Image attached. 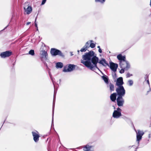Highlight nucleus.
<instances>
[{"instance_id": "39448f33", "label": "nucleus", "mask_w": 151, "mask_h": 151, "mask_svg": "<svg viewBox=\"0 0 151 151\" xmlns=\"http://www.w3.org/2000/svg\"><path fill=\"white\" fill-rule=\"evenodd\" d=\"M76 66L73 64H70L64 67L63 71L65 72H70L73 71L75 68Z\"/></svg>"}, {"instance_id": "9d476101", "label": "nucleus", "mask_w": 151, "mask_h": 151, "mask_svg": "<svg viewBox=\"0 0 151 151\" xmlns=\"http://www.w3.org/2000/svg\"><path fill=\"white\" fill-rule=\"evenodd\" d=\"M123 96H118L116 99V102L117 105L119 106H123L124 103V100L123 98Z\"/></svg>"}, {"instance_id": "5701e85b", "label": "nucleus", "mask_w": 151, "mask_h": 151, "mask_svg": "<svg viewBox=\"0 0 151 151\" xmlns=\"http://www.w3.org/2000/svg\"><path fill=\"white\" fill-rule=\"evenodd\" d=\"M109 88L111 91H113L114 89V86L112 83H110L109 84Z\"/></svg>"}, {"instance_id": "6e6552de", "label": "nucleus", "mask_w": 151, "mask_h": 151, "mask_svg": "<svg viewBox=\"0 0 151 151\" xmlns=\"http://www.w3.org/2000/svg\"><path fill=\"white\" fill-rule=\"evenodd\" d=\"M137 134V141L138 142V144L139 145V141L141 140L142 136L144 134V132L142 131L138 130L137 131L135 130Z\"/></svg>"}, {"instance_id": "09e8293b", "label": "nucleus", "mask_w": 151, "mask_h": 151, "mask_svg": "<svg viewBox=\"0 0 151 151\" xmlns=\"http://www.w3.org/2000/svg\"><path fill=\"white\" fill-rule=\"evenodd\" d=\"M37 30H38V27H37Z\"/></svg>"}, {"instance_id": "4468645a", "label": "nucleus", "mask_w": 151, "mask_h": 151, "mask_svg": "<svg viewBox=\"0 0 151 151\" xmlns=\"http://www.w3.org/2000/svg\"><path fill=\"white\" fill-rule=\"evenodd\" d=\"M122 115L121 112L114 110L113 113L112 117L118 119Z\"/></svg>"}, {"instance_id": "603ef678", "label": "nucleus", "mask_w": 151, "mask_h": 151, "mask_svg": "<svg viewBox=\"0 0 151 151\" xmlns=\"http://www.w3.org/2000/svg\"><path fill=\"white\" fill-rule=\"evenodd\" d=\"M136 148H137V149L138 148V147H137Z\"/></svg>"}, {"instance_id": "49530a36", "label": "nucleus", "mask_w": 151, "mask_h": 151, "mask_svg": "<svg viewBox=\"0 0 151 151\" xmlns=\"http://www.w3.org/2000/svg\"><path fill=\"white\" fill-rule=\"evenodd\" d=\"M137 148H136L135 150V151H137Z\"/></svg>"}, {"instance_id": "473e14b6", "label": "nucleus", "mask_w": 151, "mask_h": 151, "mask_svg": "<svg viewBox=\"0 0 151 151\" xmlns=\"http://www.w3.org/2000/svg\"><path fill=\"white\" fill-rule=\"evenodd\" d=\"M114 111H118L120 112H121L122 110L119 107H118L117 108L116 110H114Z\"/></svg>"}, {"instance_id": "37998d69", "label": "nucleus", "mask_w": 151, "mask_h": 151, "mask_svg": "<svg viewBox=\"0 0 151 151\" xmlns=\"http://www.w3.org/2000/svg\"><path fill=\"white\" fill-rule=\"evenodd\" d=\"M97 47H98V48H99V49H101V48H100V46H98Z\"/></svg>"}, {"instance_id": "2eb2a0df", "label": "nucleus", "mask_w": 151, "mask_h": 151, "mask_svg": "<svg viewBox=\"0 0 151 151\" xmlns=\"http://www.w3.org/2000/svg\"><path fill=\"white\" fill-rule=\"evenodd\" d=\"M53 85L54 87V96H53V106H52V109H53V113H54V107H55V99H56V95L57 93V91L55 90V86L54 84L53 83Z\"/></svg>"}, {"instance_id": "4be33fe9", "label": "nucleus", "mask_w": 151, "mask_h": 151, "mask_svg": "<svg viewBox=\"0 0 151 151\" xmlns=\"http://www.w3.org/2000/svg\"><path fill=\"white\" fill-rule=\"evenodd\" d=\"M93 42L92 40H90L89 41H89L87 42L86 43L85 45H84V47H86L87 49L88 48L90 47V45H89L90 42Z\"/></svg>"}, {"instance_id": "ddd939ff", "label": "nucleus", "mask_w": 151, "mask_h": 151, "mask_svg": "<svg viewBox=\"0 0 151 151\" xmlns=\"http://www.w3.org/2000/svg\"><path fill=\"white\" fill-rule=\"evenodd\" d=\"M124 84L123 78L120 77L118 78L116 80V85L118 87L123 86L122 85Z\"/></svg>"}, {"instance_id": "58836bf2", "label": "nucleus", "mask_w": 151, "mask_h": 151, "mask_svg": "<svg viewBox=\"0 0 151 151\" xmlns=\"http://www.w3.org/2000/svg\"><path fill=\"white\" fill-rule=\"evenodd\" d=\"M134 146V145H132V146H129L128 147V148L129 149H131L132 147H133Z\"/></svg>"}, {"instance_id": "cd10ccee", "label": "nucleus", "mask_w": 151, "mask_h": 151, "mask_svg": "<svg viewBox=\"0 0 151 151\" xmlns=\"http://www.w3.org/2000/svg\"><path fill=\"white\" fill-rule=\"evenodd\" d=\"M95 47V45L93 43H91L90 45V47H91V48H94Z\"/></svg>"}, {"instance_id": "c85d7f7f", "label": "nucleus", "mask_w": 151, "mask_h": 151, "mask_svg": "<svg viewBox=\"0 0 151 151\" xmlns=\"http://www.w3.org/2000/svg\"><path fill=\"white\" fill-rule=\"evenodd\" d=\"M147 83L148 84L149 86V87H150L149 91H147V92L148 93L149 92H150L151 91V88L150 87V83H149V79H148H148L147 80Z\"/></svg>"}, {"instance_id": "393cba45", "label": "nucleus", "mask_w": 151, "mask_h": 151, "mask_svg": "<svg viewBox=\"0 0 151 151\" xmlns=\"http://www.w3.org/2000/svg\"><path fill=\"white\" fill-rule=\"evenodd\" d=\"M29 53L31 55H33L35 54V52L34 50H30L29 52Z\"/></svg>"}, {"instance_id": "2f4dec72", "label": "nucleus", "mask_w": 151, "mask_h": 151, "mask_svg": "<svg viewBox=\"0 0 151 151\" xmlns=\"http://www.w3.org/2000/svg\"><path fill=\"white\" fill-rule=\"evenodd\" d=\"M125 69L122 68V69L120 70L119 73H124Z\"/></svg>"}, {"instance_id": "bb28decb", "label": "nucleus", "mask_w": 151, "mask_h": 151, "mask_svg": "<svg viewBox=\"0 0 151 151\" xmlns=\"http://www.w3.org/2000/svg\"><path fill=\"white\" fill-rule=\"evenodd\" d=\"M87 50V49L84 46L80 50V51L81 52H85Z\"/></svg>"}, {"instance_id": "f704fd0d", "label": "nucleus", "mask_w": 151, "mask_h": 151, "mask_svg": "<svg viewBox=\"0 0 151 151\" xmlns=\"http://www.w3.org/2000/svg\"><path fill=\"white\" fill-rule=\"evenodd\" d=\"M53 112V111L52 112ZM54 113V112L53 113ZM53 115H54V113H52V125L53 126Z\"/></svg>"}, {"instance_id": "b1692460", "label": "nucleus", "mask_w": 151, "mask_h": 151, "mask_svg": "<svg viewBox=\"0 0 151 151\" xmlns=\"http://www.w3.org/2000/svg\"><path fill=\"white\" fill-rule=\"evenodd\" d=\"M133 84V81L132 80H130L128 81V84L129 86H132Z\"/></svg>"}, {"instance_id": "dca6fc26", "label": "nucleus", "mask_w": 151, "mask_h": 151, "mask_svg": "<svg viewBox=\"0 0 151 151\" xmlns=\"http://www.w3.org/2000/svg\"><path fill=\"white\" fill-rule=\"evenodd\" d=\"M98 63L105 67L106 66H109V64L106 62L105 59L104 58L102 59L99 61H98Z\"/></svg>"}, {"instance_id": "a19ab883", "label": "nucleus", "mask_w": 151, "mask_h": 151, "mask_svg": "<svg viewBox=\"0 0 151 151\" xmlns=\"http://www.w3.org/2000/svg\"><path fill=\"white\" fill-rule=\"evenodd\" d=\"M31 23L30 22H28L26 23V25H29Z\"/></svg>"}, {"instance_id": "3c124183", "label": "nucleus", "mask_w": 151, "mask_h": 151, "mask_svg": "<svg viewBox=\"0 0 151 151\" xmlns=\"http://www.w3.org/2000/svg\"><path fill=\"white\" fill-rule=\"evenodd\" d=\"M150 134H149V137H150Z\"/></svg>"}, {"instance_id": "79ce46f5", "label": "nucleus", "mask_w": 151, "mask_h": 151, "mask_svg": "<svg viewBox=\"0 0 151 151\" xmlns=\"http://www.w3.org/2000/svg\"><path fill=\"white\" fill-rule=\"evenodd\" d=\"M8 26V25H7V26H6L4 29L3 30H4Z\"/></svg>"}, {"instance_id": "4c0bfd02", "label": "nucleus", "mask_w": 151, "mask_h": 151, "mask_svg": "<svg viewBox=\"0 0 151 151\" xmlns=\"http://www.w3.org/2000/svg\"><path fill=\"white\" fill-rule=\"evenodd\" d=\"M99 53H101L102 52V50L101 49H99Z\"/></svg>"}, {"instance_id": "f8f14e48", "label": "nucleus", "mask_w": 151, "mask_h": 151, "mask_svg": "<svg viewBox=\"0 0 151 151\" xmlns=\"http://www.w3.org/2000/svg\"><path fill=\"white\" fill-rule=\"evenodd\" d=\"M110 68L111 70L114 72L116 71L118 67V65L112 62H110L109 63Z\"/></svg>"}, {"instance_id": "c03bdc74", "label": "nucleus", "mask_w": 151, "mask_h": 151, "mask_svg": "<svg viewBox=\"0 0 151 151\" xmlns=\"http://www.w3.org/2000/svg\"><path fill=\"white\" fill-rule=\"evenodd\" d=\"M77 52H78V54H79V52H80V51H79V50H77Z\"/></svg>"}, {"instance_id": "20e7f679", "label": "nucleus", "mask_w": 151, "mask_h": 151, "mask_svg": "<svg viewBox=\"0 0 151 151\" xmlns=\"http://www.w3.org/2000/svg\"><path fill=\"white\" fill-rule=\"evenodd\" d=\"M116 91L118 96H124L125 94V90L123 86L118 87Z\"/></svg>"}, {"instance_id": "1a4fd4ad", "label": "nucleus", "mask_w": 151, "mask_h": 151, "mask_svg": "<svg viewBox=\"0 0 151 151\" xmlns=\"http://www.w3.org/2000/svg\"><path fill=\"white\" fill-rule=\"evenodd\" d=\"M32 135L33 137V140L35 142H37L39 140V138L40 137L39 132L35 130L32 132Z\"/></svg>"}, {"instance_id": "a18cd8bd", "label": "nucleus", "mask_w": 151, "mask_h": 151, "mask_svg": "<svg viewBox=\"0 0 151 151\" xmlns=\"http://www.w3.org/2000/svg\"><path fill=\"white\" fill-rule=\"evenodd\" d=\"M80 148V147H77V148H76V149H79Z\"/></svg>"}, {"instance_id": "a878e982", "label": "nucleus", "mask_w": 151, "mask_h": 151, "mask_svg": "<svg viewBox=\"0 0 151 151\" xmlns=\"http://www.w3.org/2000/svg\"><path fill=\"white\" fill-rule=\"evenodd\" d=\"M105 1L106 0H95V1L96 2H100L101 4H104Z\"/></svg>"}, {"instance_id": "7c9ffc66", "label": "nucleus", "mask_w": 151, "mask_h": 151, "mask_svg": "<svg viewBox=\"0 0 151 151\" xmlns=\"http://www.w3.org/2000/svg\"><path fill=\"white\" fill-rule=\"evenodd\" d=\"M133 75L132 74H130L129 73H128L126 75V77L127 78H129L131 76H132Z\"/></svg>"}, {"instance_id": "423d86ee", "label": "nucleus", "mask_w": 151, "mask_h": 151, "mask_svg": "<svg viewBox=\"0 0 151 151\" xmlns=\"http://www.w3.org/2000/svg\"><path fill=\"white\" fill-rule=\"evenodd\" d=\"M119 65L121 68H124L125 70H127L130 67L129 63L126 60L121 61L119 63Z\"/></svg>"}, {"instance_id": "9b49d317", "label": "nucleus", "mask_w": 151, "mask_h": 151, "mask_svg": "<svg viewBox=\"0 0 151 151\" xmlns=\"http://www.w3.org/2000/svg\"><path fill=\"white\" fill-rule=\"evenodd\" d=\"M12 52L10 51H7L1 52L0 56L2 58H5L6 57H8L11 56L12 54Z\"/></svg>"}, {"instance_id": "412c9836", "label": "nucleus", "mask_w": 151, "mask_h": 151, "mask_svg": "<svg viewBox=\"0 0 151 151\" xmlns=\"http://www.w3.org/2000/svg\"><path fill=\"white\" fill-rule=\"evenodd\" d=\"M63 66V63L61 62H58L56 63V67L57 68H62Z\"/></svg>"}, {"instance_id": "c9c22d12", "label": "nucleus", "mask_w": 151, "mask_h": 151, "mask_svg": "<svg viewBox=\"0 0 151 151\" xmlns=\"http://www.w3.org/2000/svg\"><path fill=\"white\" fill-rule=\"evenodd\" d=\"M46 1V0H42L41 5H43L45 3Z\"/></svg>"}, {"instance_id": "7ed1b4c3", "label": "nucleus", "mask_w": 151, "mask_h": 151, "mask_svg": "<svg viewBox=\"0 0 151 151\" xmlns=\"http://www.w3.org/2000/svg\"><path fill=\"white\" fill-rule=\"evenodd\" d=\"M50 53L52 56L58 55L59 56L63 57L64 55L60 50L55 48H52L50 50Z\"/></svg>"}, {"instance_id": "f3484780", "label": "nucleus", "mask_w": 151, "mask_h": 151, "mask_svg": "<svg viewBox=\"0 0 151 151\" xmlns=\"http://www.w3.org/2000/svg\"><path fill=\"white\" fill-rule=\"evenodd\" d=\"M117 59L119 60V63L122 61H124L126 60L125 56H123L121 54H119L117 55Z\"/></svg>"}, {"instance_id": "8fccbe9b", "label": "nucleus", "mask_w": 151, "mask_h": 151, "mask_svg": "<svg viewBox=\"0 0 151 151\" xmlns=\"http://www.w3.org/2000/svg\"><path fill=\"white\" fill-rule=\"evenodd\" d=\"M59 81H60V82L61 81V79H60Z\"/></svg>"}, {"instance_id": "de8ad7c7", "label": "nucleus", "mask_w": 151, "mask_h": 151, "mask_svg": "<svg viewBox=\"0 0 151 151\" xmlns=\"http://www.w3.org/2000/svg\"><path fill=\"white\" fill-rule=\"evenodd\" d=\"M150 6H151V0H150Z\"/></svg>"}, {"instance_id": "aec40b11", "label": "nucleus", "mask_w": 151, "mask_h": 151, "mask_svg": "<svg viewBox=\"0 0 151 151\" xmlns=\"http://www.w3.org/2000/svg\"><path fill=\"white\" fill-rule=\"evenodd\" d=\"M102 78L106 84L109 83L108 78V76L105 75L102 76Z\"/></svg>"}, {"instance_id": "72a5a7b5", "label": "nucleus", "mask_w": 151, "mask_h": 151, "mask_svg": "<svg viewBox=\"0 0 151 151\" xmlns=\"http://www.w3.org/2000/svg\"><path fill=\"white\" fill-rule=\"evenodd\" d=\"M49 75H50V78H51V80L52 81V82L53 83H53H54V82H53V78H52V75H51V74L50 73V72H49Z\"/></svg>"}, {"instance_id": "0eeeda50", "label": "nucleus", "mask_w": 151, "mask_h": 151, "mask_svg": "<svg viewBox=\"0 0 151 151\" xmlns=\"http://www.w3.org/2000/svg\"><path fill=\"white\" fill-rule=\"evenodd\" d=\"M94 146L91 145L89 143L82 146L83 151H94Z\"/></svg>"}, {"instance_id": "a211bd4d", "label": "nucleus", "mask_w": 151, "mask_h": 151, "mask_svg": "<svg viewBox=\"0 0 151 151\" xmlns=\"http://www.w3.org/2000/svg\"><path fill=\"white\" fill-rule=\"evenodd\" d=\"M24 9L27 14H30L32 11V8L30 6H28L27 9H26L25 7H24Z\"/></svg>"}, {"instance_id": "f257e3e1", "label": "nucleus", "mask_w": 151, "mask_h": 151, "mask_svg": "<svg viewBox=\"0 0 151 151\" xmlns=\"http://www.w3.org/2000/svg\"><path fill=\"white\" fill-rule=\"evenodd\" d=\"M82 58L83 60H81V63L88 68L91 70H93L95 68L99 69L97 65L99 58L94 55L93 51H90L83 55Z\"/></svg>"}, {"instance_id": "f03ea898", "label": "nucleus", "mask_w": 151, "mask_h": 151, "mask_svg": "<svg viewBox=\"0 0 151 151\" xmlns=\"http://www.w3.org/2000/svg\"><path fill=\"white\" fill-rule=\"evenodd\" d=\"M40 58L46 67L47 69H49L47 63H46L47 62L48 63H50L47 51L44 50H41L40 53Z\"/></svg>"}, {"instance_id": "ea45409f", "label": "nucleus", "mask_w": 151, "mask_h": 151, "mask_svg": "<svg viewBox=\"0 0 151 151\" xmlns=\"http://www.w3.org/2000/svg\"><path fill=\"white\" fill-rule=\"evenodd\" d=\"M148 76H145V80H146L147 78H148Z\"/></svg>"}, {"instance_id": "6ab92c4d", "label": "nucleus", "mask_w": 151, "mask_h": 151, "mask_svg": "<svg viewBox=\"0 0 151 151\" xmlns=\"http://www.w3.org/2000/svg\"><path fill=\"white\" fill-rule=\"evenodd\" d=\"M117 95V94L116 93H114L110 95V98L111 100L112 101H114L116 99V96Z\"/></svg>"}, {"instance_id": "e433bc0d", "label": "nucleus", "mask_w": 151, "mask_h": 151, "mask_svg": "<svg viewBox=\"0 0 151 151\" xmlns=\"http://www.w3.org/2000/svg\"><path fill=\"white\" fill-rule=\"evenodd\" d=\"M36 19H37V18L36 17V19H35V27H36L37 28V24L36 23Z\"/></svg>"}, {"instance_id": "c756f323", "label": "nucleus", "mask_w": 151, "mask_h": 151, "mask_svg": "<svg viewBox=\"0 0 151 151\" xmlns=\"http://www.w3.org/2000/svg\"><path fill=\"white\" fill-rule=\"evenodd\" d=\"M112 76L113 78H116L117 77V76H116V73H115V72H114V73H112Z\"/></svg>"}]
</instances>
